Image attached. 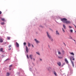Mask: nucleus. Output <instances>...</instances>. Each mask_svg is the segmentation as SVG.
Returning a JSON list of instances; mask_svg holds the SVG:
<instances>
[{
	"instance_id": "nucleus-11",
	"label": "nucleus",
	"mask_w": 76,
	"mask_h": 76,
	"mask_svg": "<svg viewBox=\"0 0 76 76\" xmlns=\"http://www.w3.org/2000/svg\"><path fill=\"white\" fill-rule=\"evenodd\" d=\"M56 33L57 35H59V33H58V31H56Z\"/></svg>"
},
{
	"instance_id": "nucleus-32",
	"label": "nucleus",
	"mask_w": 76,
	"mask_h": 76,
	"mask_svg": "<svg viewBox=\"0 0 76 76\" xmlns=\"http://www.w3.org/2000/svg\"><path fill=\"white\" fill-rule=\"evenodd\" d=\"M26 56H27V57L28 58V59L29 58V57L28 56V55H26Z\"/></svg>"
},
{
	"instance_id": "nucleus-19",
	"label": "nucleus",
	"mask_w": 76,
	"mask_h": 76,
	"mask_svg": "<svg viewBox=\"0 0 76 76\" xmlns=\"http://www.w3.org/2000/svg\"><path fill=\"white\" fill-rule=\"evenodd\" d=\"M3 48H1L0 49V51H1V52H2V51H3Z\"/></svg>"
},
{
	"instance_id": "nucleus-23",
	"label": "nucleus",
	"mask_w": 76,
	"mask_h": 76,
	"mask_svg": "<svg viewBox=\"0 0 76 76\" xmlns=\"http://www.w3.org/2000/svg\"><path fill=\"white\" fill-rule=\"evenodd\" d=\"M7 38L8 39H10V37H7Z\"/></svg>"
},
{
	"instance_id": "nucleus-31",
	"label": "nucleus",
	"mask_w": 76,
	"mask_h": 76,
	"mask_svg": "<svg viewBox=\"0 0 76 76\" xmlns=\"http://www.w3.org/2000/svg\"><path fill=\"white\" fill-rule=\"evenodd\" d=\"M69 28H70L71 29V28H72V26H69Z\"/></svg>"
},
{
	"instance_id": "nucleus-7",
	"label": "nucleus",
	"mask_w": 76,
	"mask_h": 76,
	"mask_svg": "<svg viewBox=\"0 0 76 76\" xmlns=\"http://www.w3.org/2000/svg\"><path fill=\"white\" fill-rule=\"evenodd\" d=\"M15 44L17 47H19V44L18 42H16Z\"/></svg>"
},
{
	"instance_id": "nucleus-25",
	"label": "nucleus",
	"mask_w": 76,
	"mask_h": 76,
	"mask_svg": "<svg viewBox=\"0 0 76 76\" xmlns=\"http://www.w3.org/2000/svg\"><path fill=\"white\" fill-rule=\"evenodd\" d=\"M69 39H72V37L71 36H69Z\"/></svg>"
},
{
	"instance_id": "nucleus-20",
	"label": "nucleus",
	"mask_w": 76,
	"mask_h": 76,
	"mask_svg": "<svg viewBox=\"0 0 76 76\" xmlns=\"http://www.w3.org/2000/svg\"><path fill=\"white\" fill-rule=\"evenodd\" d=\"M58 58H59V59H61L63 58V57H61L60 56H58Z\"/></svg>"
},
{
	"instance_id": "nucleus-13",
	"label": "nucleus",
	"mask_w": 76,
	"mask_h": 76,
	"mask_svg": "<svg viewBox=\"0 0 76 76\" xmlns=\"http://www.w3.org/2000/svg\"><path fill=\"white\" fill-rule=\"evenodd\" d=\"M1 20L2 21H5V19L4 18H1Z\"/></svg>"
},
{
	"instance_id": "nucleus-38",
	"label": "nucleus",
	"mask_w": 76,
	"mask_h": 76,
	"mask_svg": "<svg viewBox=\"0 0 76 76\" xmlns=\"http://www.w3.org/2000/svg\"><path fill=\"white\" fill-rule=\"evenodd\" d=\"M11 69H12L11 68H10V69H9L10 70H11Z\"/></svg>"
},
{
	"instance_id": "nucleus-10",
	"label": "nucleus",
	"mask_w": 76,
	"mask_h": 76,
	"mask_svg": "<svg viewBox=\"0 0 76 76\" xmlns=\"http://www.w3.org/2000/svg\"><path fill=\"white\" fill-rule=\"evenodd\" d=\"M70 60L71 61V62H72V65L73 66V67H74V63H73V61H72V60H71V59H70Z\"/></svg>"
},
{
	"instance_id": "nucleus-15",
	"label": "nucleus",
	"mask_w": 76,
	"mask_h": 76,
	"mask_svg": "<svg viewBox=\"0 0 76 76\" xmlns=\"http://www.w3.org/2000/svg\"><path fill=\"white\" fill-rule=\"evenodd\" d=\"M9 75H10V74H9V72H7V76H9Z\"/></svg>"
},
{
	"instance_id": "nucleus-12",
	"label": "nucleus",
	"mask_w": 76,
	"mask_h": 76,
	"mask_svg": "<svg viewBox=\"0 0 76 76\" xmlns=\"http://www.w3.org/2000/svg\"><path fill=\"white\" fill-rule=\"evenodd\" d=\"M31 43L28 42V47H31Z\"/></svg>"
},
{
	"instance_id": "nucleus-35",
	"label": "nucleus",
	"mask_w": 76,
	"mask_h": 76,
	"mask_svg": "<svg viewBox=\"0 0 76 76\" xmlns=\"http://www.w3.org/2000/svg\"><path fill=\"white\" fill-rule=\"evenodd\" d=\"M51 39V41H53V39H51H51Z\"/></svg>"
},
{
	"instance_id": "nucleus-34",
	"label": "nucleus",
	"mask_w": 76,
	"mask_h": 76,
	"mask_svg": "<svg viewBox=\"0 0 76 76\" xmlns=\"http://www.w3.org/2000/svg\"><path fill=\"white\" fill-rule=\"evenodd\" d=\"M31 45L32 47H34V45H32V44H31Z\"/></svg>"
},
{
	"instance_id": "nucleus-37",
	"label": "nucleus",
	"mask_w": 76,
	"mask_h": 76,
	"mask_svg": "<svg viewBox=\"0 0 76 76\" xmlns=\"http://www.w3.org/2000/svg\"><path fill=\"white\" fill-rule=\"evenodd\" d=\"M9 50H11V48H10V49H8Z\"/></svg>"
},
{
	"instance_id": "nucleus-5",
	"label": "nucleus",
	"mask_w": 76,
	"mask_h": 76,
	"mask_svg": "<svg viewBox=\"0 0 76 76\" xmlns=\"http://www.w3.org/2000/svg\"><path fill=\"white\" fill-rule=\"evenodd\" d=\"M32 57H33V55H30L29 57L30 58L31 60H32Z\"/></svg>"
},
{
	"instance_id": "nucleus-9",
	"label": "nucleus",
	"mask_w": 76,
	"mask_h": 76,
	"mask_svg": "<svg viewBox=\"0 0 76 76\" xmlns=\"http://www.w3.org/2000/svg\"><path fill=\"white\" fill-rule=\"evenodd\" d=\"M70 53L71 55H72V56H75V53H74L73 52H70Z\"/></svg>"
},
{
	"instance_id": "nucleus-27",
	"label": "nucleus",
	"mask_w": 76,
	"mask_h": 76,
	"mask_svg": "<svg viewBox=\"0 0 76 76\" xmlns=\"http://www.w3.org/2000/svg\"><path fill=\"white\" fill-rule=\"evenodd\" d=\"M37 54H38V55H40V54H39V53L38 52H36Z\"/></svg>"
},
{
	"instance_id": "nucleus-30",
	"label": "nucleus",
	"mask_w": 76,
	"mask_h": 76,
	"mask_svg": "<svg viewBox=\"0 0 76 76\" xmlns=\"http://www.w3.org/2000/svg\"><path fill=\"white\" fill-rule=\"evenodd\" d=\"M62 30H63V32H65V31H64V30L63 28H62Z\"/></svg>"
},
{
	"instance_id": "nucleus-4",
	"label": "nucleus",
	"mask_w": 76,
	"mask_h": 76,
	"mask_svg": "<svg viewBox=\"0 0 76 76\" xmlns=\"http://www.w3.org/2000/svg\"><path fill=\"white\" fill-rule=\"evenodd\" d=\"M65 61L66 62V63L67 64H69V62L68 61H67V60L66 58L65 59Z\"/></svg>"
},
{
	"instance_id": "nucleus-14",
	"label": "nucleus",
	"mask_w": 76,
	"mask_h": 76,
	"mask_svg": "<svg viewBox=\"0 0 76 76\" xmlns=\"http://www.w3.org/2000/svg\"><path fill=\"white\" fill-rule=\"evenodd\" d=\"M3 41L2 39H0V42H3Z\"/></svg>"
},
{
	"instance_id": "nucleus-22",
	"label": "nucleus",
	"mask_w": 76,
	"mask_h": 76,
	"mask_svg": "<svg viewBox=\"0 0 76 76\" xmlns=\"http://www.w3.org/2000/svg\"><path fill=\"white\" fill-rule=\"evenodd\" d=\"M70 31L71 32H72V33L73 32V30L72 29L70 30Z\"/></svg>"
},
{
	"instance_id": "nucleus-24",
	"label": "nucleus",
	"mask_w": 76,
	"mask_h": 76,
	"mask_svg": "<svg viewBox=\"0 0 76 76\" xmlns=\"http://www.w3.org/2000/svg\"><path fill=\"white\" fill-rule=\"evenodd\" d=\"M12 65H11L9 66V67H12Z\"/></svg>"
},
{
	"instance_id": "nucleus-33",
	"label": "nucleus",
	"mask_w": 76,
	"mask_h": 76,
	"mask_svg": "<svg viewBox=\"0 0 76 76\" xmlns=\"http://www.w3.org/2000/svg\"><path fill=\"white\" fill-rule=\"evenodd\" d=\"M11 47V45H10L8 46V47H9V48H10V47Z\"/></svg>"
},
{
	"instance_id": "nucleus-40",
	"label": "nucleus",
	"mask_w": 76,
	"mask_h": 76,
	"mask_svg": "<svg viewBox=\"0 0 76 76\" xmlns=\"http://www.w3.org/2000/svg\"><path fill=\"white\" fill-rule=\"evenodd\" d=\"M33 60L34 61H35V58H33Z\"/></svg>"
},
{
	"instance_id": "nucleus-45",
	"label": "nucleus",
	"mask_w": 76,
	"mask_h": 76,
	"mask_svg": "<svg viewBox=\"0 0 76 76\" xmlns=\"http://www.w3.org/2000/svg\"><path fill=\"white\" fill-rule=\"evenodd\" d=\"M64 44H65V43H64Z\"/></svg>"
},
{
	"instance_id": "nucleus-28",
	"label": "nucleus",
	"mask_w": 76,
	"mask_h": 76,
	"mask_svg": "<svg viewBox=\"0 0 76 76\" xmlns=\"http://www.w3.org/2000/svg\"><path fill=\"white\" fill-rule=\"evenodd\" d=\"M64 64H65V63H63L62 64V66H63L64 65Z\"/></svg>"
},
{
	"instance_id": "nucleus-2",
	"label": "nucleus",
	"mask_w": 76,
	"mask_h": 76,
	"mask_svg": "<svg viewBox=\"0 0 76 76\" xmlns=\"http://www.w3.org/2000/svg\"><path fill=\"white\" fill-rule=\"evenodd\" d=\"M47 33L48 37L49 38V39H51V36H50V33H48L47 31Z\"/></svg>"
},
{
	"instance_id": "nucleus-36",
	"label": "nucleus",
	"mask_w": 76,
	"mask_h": 76,
	"mask_svg": "<svg viewBox=\"0 0 76 76\" xmlns=\"http://www.w3.org/2000/svg\"><path fill=\"white\" fill-rule=\"evenodd\" d=\"M1 11H0V15H1Z\"/></svg>"
},
{
	"instance_id": "nucleus-16",
	"label": "nucleus",
	"mask_w": 76,
	"mask_h": 76,
	"mask_svg": "<svg viewBox=\"0 0 76 76\" xmlns=\"http://www.w3.org/2000/svg\"><path fill=\"white\" fill-rule=\"evenodd\" d=\"M58 54H59V55L61 54V52H60V51H58Z\"/></svg>"
},
{
	"instance_id": "nucleus-39",
	"label": "nucleus",
	"mask_w": 76,
	"mask_h": 76,
	"mask_svg": "<svg viewBox=\"0 0 76 76\" xmlns=\"http://www.w3.org/2000/svg\"><path fill=\"white\" fill-rule=\"evenodd\" d=\"M73 60H75V58H73Z\"/></svg>"
},
{
	"instance_id": "nucleus-18",
	"label": "nucleus",
	"mask_w": 76,
	"mask_h": 76,
	"mask_svg": "<svg viewBox=\"0 0 76 76\" xmlns=\"http://www.w3.org/2000/svg\"><path fill=\"white\" fill-rule=\"evenodd\" d=\"M63 26L64 28V29H66V26L64 24L63 25Z\"/></svg>"
},
{
	"instance_id": "nucleus-43",
	"label": "nucleus",
	"mask_w": 76,
	"mask_h": 76,
	"mask_svg": "<svg viewBox=\"0 0 76 76\" xmlns=\"http://www.w3.org/2000/svg\"><path fill=\"white\" fill-rule=\"evenodd\" d=\"M7 60H9V59H8Z\"/></svg>"
},
{
	"instance_id": "nucleus-41",
	"label": "nucleus",
	"mask_w": 76,
	"mask_h": 76,
	"mask_svg": "<svg viewBox=\"0 0 76 76\" xmlns=\"http://www.w3.org/2000/svg\"><path fill=\"white\" fill-rule=\"evenodd\" d=\"M40 60H41V61H42V59H40Z\"/></svg>"
},
{
	"instance_id": "nucleus-42",
	"label": "nucleus",
	"mask_w": 76,
	"mask_h": 76,
	"mask_svg": "<svg viewBox=\"0 0 76 76\" xmlns=\"http://www.w3.org/2000/svg\"><path fill=\"white\" fill-rule=\"evenodd\" d=\"M74 40V41H75V40Z\"/></svg>"
},
{
	"instance_id": "nucleus-6",
	"label": "nucleus",
	"mask_w": 76,
	"mask_h": 76,
	"mask_svg": "<svg viewBox=\"0 0 76 76\" xmlns=\"http://www.w3.org/2000/svg\"><path fill=\"white\" fill-rule=\"evenodd\" d=\"M26 51L27 52V53H28V47H27V46H26Z\"/></svg>"
},
{
	"instance_id": "nucleus-44",
	"label": "nucleus",
	"mask_w": 76,
	"mask_h": 76,
	"mask_svg": "<svg viewBox=\"0 0 76 76\" xmlns=\"http://www.w3.org/2000/svg\"><path fill=\"white\" fill-rule=\"evenodd\" d=\"M75 32H76V31H75Z\"/></svg>"
},
{
	"instance_id": "nucleus-1",
	"label": "nucleus",
	"mask_w": 76,
	"mask_h": 76,
	"mask_svg": "<svg viewBox=\"0 0 76 76\" xmlns=\"http://www.w3.org/2000/svg\"><path fill=\"white\" fill-rule=\"evenodd\" d=\"M61 20L64 23H66V24H68V23H70V21L67 20V19L66 18H63L61 19Z\"/></svg>"
},
{
	"instance_id": "nucleus-29",
	"label": "nucleus",
	"mask_w": 76,
	"mask_h": 76,
	"mask_svg": "<svg viewBox=\"0 0 76 76\" xmlns=\"http://www.w3.org/2000/svg\"><path fill=\"white\" fill-rule=\"evenodd\" d=\"M65 51H64V50H62V53H65Z\"/></svg>"
},
{
	"instance_id": "nucleus-3",
	"label": "nucleus",
	"mask_w": 76,
	"mask_h": 76,
	"mask_svg": "<svg viewBox=\"0 0 76 76\" xmlns=\"http://www.w3.org/2000/svg\"><path fill=\"white\" fill-rule=\"evenodd\" d=\"M34 41H36L37 44H38V43H39V41L37 40V39H34Z\"/></svg>"
},
{
	"instance_id": "nucleus-17",
	"label": "nucleus",
	"mask_w": 76,
	"mask_h": 76,
	"mask_svg": "<svg viewBox=\"0 0 76 76\" xmlns=\"http://www.w3.org/2000/svg\"><path fill=\"white\" fill-rule=\"evenodd\" d=\"M53 73H54V74H55V76H57V73H56V72L55 71H53Z\"/></svg>"
},
{
	"instance_id": "nucleus-26",
	"label": "nucleus",
	"mask_w": 76,
	"mask_h": 76,
	"mask_svg": "<svg viewBox=\"0 0 76 76\" xmlns=\"http://www.w3.org/2000/svg\"><path fill=\"white\" fill-rule=\"evenodd\" d=\"M23 44L24 45H26V42H24Z\"/></svg>"
},
{
	"instance_id": "nucleus-21",
	"label": "nucleus",
	"mask_w": 76,
	"mask_h": 76,
	"mask_svg": "<svg viewBox=\"0 0 76 76\" xmlns=\"http://www.w3.org/2000/svg\"><path fill=\"white\" fill-rule=\"evenodd\" d=\"M1 25H4V23L1 22Z\"/></svg>"
},
{
	"instance_id": "nucleus-8",
	"label": "nucleus",
	"mask_w": 76,
	"mask_h": 76,
	"mask_svg": "<svg viewBox=\"0 0 76 76\" xmlns=\"http://www.w3.org/2000/svg\"><path fill=\"white\" fill-rule=\"evenodd\" d=\"M57 64L59 66H61V63L60 62H58Z\"/></svg>"
}]
</instances>
